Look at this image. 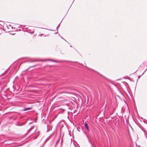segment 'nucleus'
Wrapping results in <instances>:
<instances>
[{
    "label": "nucleus",
    "instance_id": "1",
    "mask_svg": "<svg viewBox=\"0 0 147 147\" xmlns=\"http://www.w3.org/2000/svg\"><path fill=\"white\" fill-rule=\"evenodd\" d=\"M37 128L36 127L33 126L31 127L28 130L29 132H31L32 134H34L35 133V135H36V136L35 138V139H36L39 135V131H37Z\"/></svg>",
    "mask_w": 147,
    "mask_h": 147
},
{
    "label": "nucleus",
    "instance_id": "2",
    "mask_svg": "<svg viewBox=\"0 0 147 147\" xmlns=\"http://www.w3.org/2000/svg\"><path fill=\"white\" fill-rule=\"evenodd\" d=\"M84 125L86 127V129L88 131H89V128L88 126V124L87 123L86 121H85L84 123Z\"/></svg>",
    "mask_w": 147,
    "mask_h": 147
},
{
    "label": "nucleus",
    "instance_id": "3",
    "mask_svg": "<svg viewBox=\"0 0 147 147\" xmlns=\"http://www.w3.org/2000/svg\"><path fill=\"white\" fill-rule=\"evenodd\" d=\"M115 109L114 108L113 109H111L109 113V114H110V115H111L114 112V111H115Z\"/></svg>",
    "mask_w": 147,
    "mask_h": 147
},
{
    "label": "nucleus",
    "instance_id": "4",
    "mask_svg": "<svg viewBox=\"0 0 147 147\" xmlns=\"http://www.w3.org/2000/svg\"><path fill=\"white\" fill-rule=\"evenodd\" d=\"M32 109V107H30L29 108H24L23 109L22 111H28L30 109Z\"/></svg>",
    "mask_w": 147,
    "mask_h": 147
},
{
    "label": "nucleus",
    "instance_id": "5",
    "mask_svg": "<svg viewBox=\"0 0 147 147\" xmlns=\"http://www.w3.org/2000/svg\"><path fill=\"white\" fill-rule=\"evenodd\" d=\"M87 138L88 139V141L91 144L92 147H93V145L91 141L89 139V138L87 136Z\"/></svg>",
    "mask_w": 147,
    "mask_h": 147
},
{
    "label": "nucleus",
    "instance_id": "6",
    "mask_svg": "<svg viewBox=\"0 0 147 147\" xmlns=\"http://www.w3.org/2000/svg\"><path fill=\"white\" fill-rule=\"evenodd\" d=\"M49 137L47 138L45 140L44 142V144H45L48 141V140H49Z\"/></svg>",
    "mask_w": 147,
    "mask_h": 147
},
{
    "label": "nucleus",
    "instance_id": "7",
    "mask_svg": "<svg viewBox=\"0 0 147 147\" xmlns=\"http://www.w3.org/2000/svg\"><path fill=\"white\" fill-rule=\"evenodd\" d=\"M60 24H59L58 25V26H57V29L59 28V27L60 26Z\"/></svg>",
    "mask_w": 147,
    "mask_h": 147
},
{
    "label": "nucleus",
    "instance_id": "8",
    "mask_svg": "<svg viewBox=\"0 0 147 147\" xmlns=\"http://www.w3.org/2000/svg\"><path fill=\"white\" fill-rule=\"evenodd\" d=\"M51 61H53V62H56V61H55L53 60H51Z\"/></svg>",
    "mask_w": 147,
    "mask_h": 147
},
{
    "label": "nucleus",
    "instance_id": "9",
    "mask_svg": "<svg viewBox=\"0 0 147 147\" xmlns=\"http://www.w3.org/2000/svg\"><path fill=\"white\" fill-rule=\"evenodd\" d=\"M43 35V34H41L40 35L41 36H42Z\"/></svg>",
    "mask_w": 147,
    "mask_h": 147
},
{
    "label": "nucleus",
    "instance_id": "10",
    "mask_svg": "<svg viewBox=\"0 0 147 147\" xmlns=\"http://www.w3.org/2000/svg\"><path fill=\"white\" fill-rule=\"evenodd\" d=\"M76 111H74V113H76Z\"/></svg>",
    "mask_w": 147,
    "mask_h": 147
},
{
    "label": "nucleus",
    "instance_id": "11",
    "mask_svg": "<svg viewBox=\"0 0 147 147\" xmlns=\"http://www.w3.org/2000/svg\"><path fill=\"white\" fill-rule=\"evenodd\" d=\"M4 74H5V73H3L2 74V75H4Z\"/></svg>",
    "mask_w": 147,
    "mask_h": 147
},
{
    "label": "nucleus",
    "instance_id": "12",
    "mask_svg": "<svg viewBox=\"0 0 147 147\" xmlns=\"http://www.w3.org/2000/svg\"><path fill=\"white\" fill-rule=\"evenodd\" d=\"M35 61H31V62H34Z\"/></svg>",
    "mask_w": 147,
    "mask_h": 147
},
{
    "label": "nucleus",
    "instance_id": "13",
    "mask_svg": "<svg viewBox=\"0 0 147 147\" xmlns=\"http://www.w3.org/2000/svg\"><path fill=\"white\" fill-rule=\"evenodd\" d=\"M138 146L139 147H141L140 146Z\"/></svg>",
    "mask_w": 147,
    "mask_h": 147
},
{
    "label": "nucleus",
    "instance_id": "14",
    "mask_svg": "<svg viewBox=\"0 0 147 147\" xmlns=\"http://www.w3.org/2000/svg\"><path fill=\"white\" fill-rule=\"evenodd\" d=\"M47 60H49L47 59V60H45V61H47Z\"/></svg>",
    "mask_w": 147,
    "mask_h": 147
},
{
    "label": "nucleus",
    "instance_id": "15",
    "mask_svg": "<svg viewBox=\"0 0 147 147\" xmlns=\"http://www.w3.org/2000/svg\"><path fill=\"white\" fill-rule=\"evenodd\" d=\"M146 71V70H145V71L144 72V73L145 71Z\"/></svg>",
    "mask_w": 147,
    "mask_h": 147
},
{
    "label": "nucleus",
    "instance_id": "16",
    "mask_svg": "<svg viewBox=\"0 0 147 147\" xmlns=\"http://www.w3.org/2000/svg\"><path fill=\"white\" fill-rule=\"evenodd\" d=\"M146 71V70H145V71L144 72V73L145 71Z\"/></svg>",
    "mask_w": 147,
    "mask_h": 147
},
{
    "label": "nucleus",
    "instance_id": "17",
    "mask_svg": "<svg viewBox=\"0 0 147 147\" xmlns=\"http://www.w3.org/2000/svg\"><path fill=\"white\" fill-rule=\"evenodd\" d=\"M146 71V70H145V71L144 72V73L145 71Z\"/></svg>",
    "mask_w": 147,
    "mask_h": 147
},
{
    "label": "nucleus",
    "instance_id": "18",
    "mask_svg": "<svg viewBox=\"0 0 147 147\" xmlns=\"http://www.w3.org/2000/svg\"><path fill=\"white\" fill-rule=\"evenodd\" d=\"M144 74V73H143V74H142V75H143V74Z\"/></svg>",
    "mask_w": 147,
    "mask_h": 147
}]
</instances>
